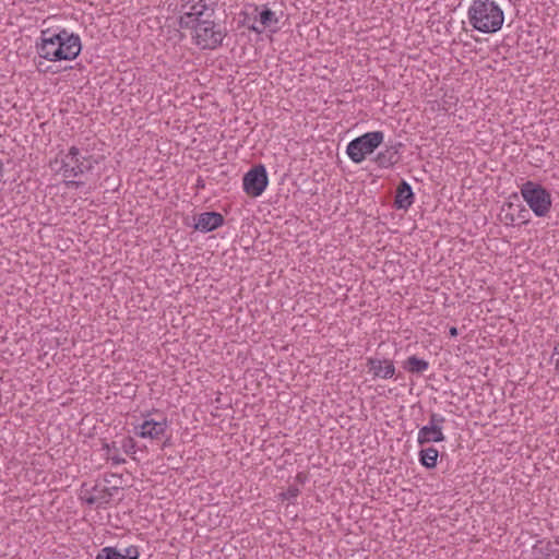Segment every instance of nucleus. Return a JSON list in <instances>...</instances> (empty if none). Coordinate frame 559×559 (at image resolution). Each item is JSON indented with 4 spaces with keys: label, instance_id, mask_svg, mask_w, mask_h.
Segmentation results:
<instances>
[{
    "label": "nucleus",
    "instance_id": "obj_9",
    "mask_svg": "<svg viewBox=\"0 0 559 559\" xmlns=\"http://www.w3.org/2000/svg\"><path fill=\"white\" fill-rule=\"evenodd\" d=\"M59 39V33L50 35L49 29L43 31L40 43L36 45L39 57L49 61H59L56 56L58 53Z\"/></svg>",
    "mask_w": 559,
    "mask_h": 559
},
{
    "label": "nucleus",
    "instance_id": "obj_8",
    "mask_svg": "<svg viewBox=\"0 0 559 559\" xmlns=\"http://www.w3.org/2000/svg\"><path fill=\"white\" fill-rule=\"evenodd\" d=\"M59 36L57 59L59 61L75 59L82 50L80 36L69 33L66 28L59 32Z\"/></svg>",
    "mask_w": 559,
    "mask_h": 559
},
{
    "label": "nucleus",
    "instance_id": "obj_7",
    "mask_svg": "<svg viewBox=\"0 0 559 559\" xmlns=\"http://www.w3.org/2000/svg\"><path fill=\"white\" fill-rule=\"evenodd\" d=\"M269 185L266 169L258 165L245 174L242 178L243 191L253 198L260 197Z\"/></svg>",
    "mask_w": 559,
    "mask_h": 559
},
{
    "label": "nucleus",
    "instance_id": "obj_19",
    "mask_svg": "<svg viewBox=\"0 0 559 559\" xmlns=\"http://www.w3.org/2000/svg\"><path fill=\"white\" fill-rule=\"evenodd\" d=\"M95 559H124L121 556V550L117 547L107 546L102 548Z\"/></svg>",
    "mask_w": 559,
    "mask_h": 559
},
{
    "label": "nucleus",
    "instance_id": "obj_4",
    "mask_svg": "<svg viewBox=\"0 0 559 559\" xmlns=\"http://www.w3.org/2000/svg\"><path fill=\"white\" fill-rule=\"evenodd\" d=\"M95 162L92 156H82L76 146H71L69 152L60 160L56 158L53 164H60L57 171L67 179L91 171Z\"/></svg>",
    "mask_w": 559,
    "mask_h": 559
},
{
    "label": "nucleus",
    "instance_id": "obj_20",
    "mask_svg": "<svg viewBox=\"0 0 559 559\" xmlns=\"http://www.w3.org/2000/svg\"><path fill=\"white\" fill-rule=\"evenodd\" d=\"M121 556L124 559H139L140 551L136 546L131 545L121 550Z\"/></svg>",
    "mask_w": 559,
    "mask_h": 559
},
{
    "label": "nucleus",
    "instance_id": "obj_13",
    "mask_svg": "<svg viewBox=\"0 0 559 559\" xmlns=\"http://www.w3.org/2000/svg\"><path fill=\"white\" fill-rule=\"evenodd\" d=\"M367 366L369 367V370L372 371L374 377L382 379H391L395 373V367L391 360L369 358Z\"/></svg>",
    "mask_w": 559,
    "mask_h": 559
},
{
    "label": "nucleus",
    "instance_id": "obj_16",
    "mask_svg": "<svg viewBox=\"0 0 559 559\" xmlns=\"http://www.w3.org/2000/svg\"><path fill=\"white\" fill-rule=\"evenodd\" d=\"M438 456L439 452L433 447H429L419 451V462L427 468L436 467Z\"/></svg>",
    "mask_w": 559,
    "mask_h": 559
},
{
    "label": "nucleus",
    "instance_id": "obj_5",
    "mask_svg": "<svg viewBox=\"0 0 559 559\" xmlns=\"http://www.w3.org/2000/svg\"><path fill=\"white\" fill-rule=\"evenodd\" d=\"M191 29L194 31L193 39L201 49H216L226 36V33L211 19L195 23Z\"/></svg>",
    "mask_w": 559,
    "mask_h": 559
},
{
    "label": "nucleus",
    "instance_id": "obj_17",
    "mask_svg": "<svg viewBox=\"0 0 559 559\" xmlns=\"http://www.w3.org/2000/svg\"><path fill=\"white\" fill-rule=\"evenodd\" d=\"M404 368L411 373H423L429 368V364L414 355L407 358Z\"/></svg>",
    "mask_w": 559,
    "mask_h": 559
},
{
    "label": "nucleus",
    "instance_id": "obj_23",
    "mask_svg": "<svg viewBox=\"0 0 559 559\" xmlns=\"http://www.w3.org/2000/svg\"><path fill=\"white\" fill-rule=\"evenodd\" d=\"M122 448L126 453H131L134 451L135 442L132 438H127L123 440Z\"/></svg>",
    "mask_w": 559,
    "mask_h": 559
},
{
    "label": "nucleus",
    "instance_id": "obj_1",
    "mask_svg": "<svg viewBox=\"0 0 559 559\" xmlns=\"http://www.w3.org/2000/svg\"><path fill=\"white\" fill-rule=\"evenodd\" d=\"M469 24L485 34L501 29L504 14L493 0H474L467 12Z\"/></svg>",
    "mask_w": 559,
    "mask_h": 559
},
{
    "label": "nucleus",
    "instance_id": "obj_14",
    "mask_svg": "<svg viewBox=\"0 0 559 559\" xmlns=\"http://www.w3.org/2000/svg\"><path fill=\"white\" fill-rule=\"evenodd\" d=\"M414 202V192L412 187L405 180H402L396 188L394 205L399 210H407Z\"/></svg>",
    "mask_w": 559,
    "mask_h": 559
},
{
    "label": "nucleus",
    "instance_id": "obj_27",
    "mask_svg": "<svg viewBox=\"0 0 559 559\" xmlns=\"http://www.w3.org/2000/svg\"><path fill=\"white\" fill-rule=\"evenodd\" d=\"M527 215H528V211L525 207H522L519 211V217H521L523 219V223H527V217H526Z\"/></svg>",
    "mask_w": 559,
    "mask_h": 559
},
{
    "label": "nucleus",
    "instance_id": "obj_11",
    "mask_svg": "<svg viewBox=\"0 0 559 559\" xmlns=\"http://www.w3.org/2000/svg\"><path fill=\"white\" fill-rule=\"evenodd\" d=\"M167 421H156L153 419H146L139 427V431L135 433L141 438H151V439H159L166 431Z\"/></svg>",
    "mask_w": 559,
    "mask_h": 559
},
{
    "label": "nucleus",
    "instance_id": "obj_21",
    "mask_svg": "<svg viewBox=\"0 0 559 559\" xmlns=\"http://www.w3.org/2000/svg\"><path fill=\"white\" fill-rule=\"evenodd\" d=\"M109 497H110V493H109V489L108 488H105L103 491H102V495L99 497H96V496H93L91 498L87 499V503L90 504H94L98 501H102V502H105V503H108L109 502Z\"/></svg>",
    "mask_w": 559,
    "mask_h": 559
},
{
    "label": "nucleus",
    "instance_id": "obj_31",
    "mask_svg": "<svg viewBox=\"0 0 559 559\" xmlns=\"http://www.w3.org/2000/svg\"><path fill=\"white\" fill-rule=\"evenodd\" d=\"M512 206H513L512 203H508L509 209H512Z\"/></svg>",
    "mask_w": 559,
    "mask_h": 559
},
{
    "label": "nucleus",
    "instance_id": "obj_6",
    "mask_svg": "<svg viewBox=\"0 0 559 559\" xmlns=\"http://www.w3.org/2000/svg\"><path fill=\"white\" fill-rule=\"evenodd\" d=\"M383 139L384 134L381 131L367 132L352 140L346 152L354 163L359 164L383 142Z\"/></svg>",
    "mask_w": 559,
    "mask_h": 559
},
{
    "label": "nucleus",
    "instance_id": "obj_12",
    "mask_svg": "<svg viewBox=\"0 0 559 559\" xmlns=\"http://www.w3.org/2000/svg\"><path fill=\"white\" fill-rule=\"evenodd\" d=\"M403 146L401 142L388 146L384 151L377 154L374 160L382 168L394 166L400 160V148Z\"/></svg>",
    "mask_w": 559,
    "mask_h": 559
},
{
    "label": "nucleus",
    "instance_id": "obj_28",
    "mask_svg": "<svg viewBox=\"0 0 559 559\" xmlns=\"http://www.w3.org/2000/svg\"><path fill=\"white\" fill-rule=\"evenodd\" d=\"M110 460L114 465H120L126 462L123 457L118 456V455L111 456Z\"/></svg>",
    "mask_w": 559,
    "mask_h": 559
},
{
    "label": "nucleus",
    "instance_id": "obj_2",
    "mask_svg": "<svg viewBox=\"0 0 559 559\" xmlns=\"http://www.w3.org/2000/svg\"><path fill=\"white\" fill-rule=\"evenodd\" d=\"M216 2L210 0H180L178 25L180 28L189 29L195 23L211 19L215 13Z\"/></svg>",
    "mask_w": 559,
    "mask_h": 559
},
{
    "label": "nucleus",
    "instance_id": "obj_10",
    "mask_svg": "<svg viewBox=\"0 0 559 559\" xmlns=\"http://www.w3.org/2000/svg\"><path fill=\"white\" fill-rule=\"evenodd\" d=\"M224 224V216L218 212H204L194 217L193 228L202 233H210Z\"/></svg>",
    "mask_w": 559,
    "mask_h": 559
},
{
    "label": "nucleus",
    "instance_id": "obj_30",
    "mask_svg": "<svg viewBox=\"0 0 559 559\" xmlns=\"http://www.w3.org/2000/svg\"><path fill=\"white\" fill-rule=\"evenodd\" d=\"M449 333L452 337H455L457 335V329L455 326H451Z\"/></svg>",
    "mask_w": 559,
    "mask_h": 559
},
{
    "label": "nucleus",
    "instance_id": "obj_15",
    "mask_svg": "<svg viewBox=\"0 0 559 559\" xmlns=\"http://www.w3.org/2000/svg\"><path fill=\"white\" fill-rule=\"evenodd\" d=\"M445 436L443 435L442 427L426 425L418 431L417 441L420 445L429 442H442Z\"/></svg>",
    "mask_w": 559,
    "mask_h": 559
},
{
    "label": "nucleus",
    "instance_id": "obj_25",
    "mask_svg": "<svg viewBox=\"0 0 559 559\" xmlns=\"http://www.w3.org/2000/svg\"><path fill=\"white\" fill-rule=\"evenodd\" d=\"M501 221L506 224V225H513L514 224V215L512 213H506Z\"/></svg>",
    "mask_w": 559,
    "mask_h": 559
},
{
    "label": "nucleus",
    "instance_id": "obj_3",
    "mask_svg": "<svg viewBox=\"0 0 559 559\" xmlns=\"http://www.w3.org/2000/svg\"><path fill=\"white\" fill-rule=\"evenodd\" d=\"M521 195L537 217H545L552 206L550 192L540 183L527 180L521 188Z\"/></svg>",
    "mask_w": 559,
    "mask_h": 559
},
{
    "label": "nucleus",
    "instance_id": "obj_26",
    "mask_svg": "<svg viewBox=\"0 0 559 559\" xmlns=\"http://www.w3.org/2000/svg\"><path fill=\"white\" fill-rule=\"evenodd\" d=\"M66 185L68 188H79L84 185L83 181H76V180H67Z\"/></svg>",
    "mask_w": 559,
    "mask_h": 559
},
{
    "label": "nucleus",
    "instance_id": "obj_18",
    "mask_svg": "<svg viewBox=\"0 0 559 559\" xmlns=\"http://www.w3.org/2000/svg\"><path fill=\"white\" fill-rule=\"evenodd\" d=\"M259 22L261 23L262 27H270L272 24H276L278 22V19L275 16V13L269 9L267 7H263L262 11L260 12Z\"/></svg>",
    "mask_w": 559,
    "mask_h": 559
},
{
    "label": "nucleus",
    "instance_id": "obj_24",
    "mask_svg": "<svg viewBox=\"0 0 559 559\" xmlns=\"http://www.w3.org/2000/svg\"><path fill=\"white\" fill-rule=\"evenodd\" d=\"M555 358V370L559 374V343L555 346L551 359Z\"/></svg>",
    "mask_w": 559,
    "mask_h": 559
},
{
    "label": "nucleus",
    "instance_id": "obj_22",
    "mask_svg": "<svg viewBox=\"0 0 559 559\" xmlns=\"http://www.w3.org/2000/svg\"><path fill=\"white\" fill-rule=\"evenodd\" d=\"M445 418L437 413H431L429 416V426H439L442 427Z\"/></svg>",
    "mask_w": 559,
    "mask_h": 559
},
{
    "label": "nucleus",
    "instance_id": "obj_29",
    "mask_svg": "<svg viewBox=\"0 0 559 559\" xmlns=\"http://www.w3.org/2000/svg\"><path fill=\"white\" fill-rule=\"evenodd\" d=\"M298 493H299V490L297 488H289L288 489L289 497H297Z\"/></svg>",
    "mask_w": 559,
    "mask_h": 559
}]
</instances>
